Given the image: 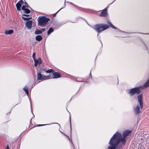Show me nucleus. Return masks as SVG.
I'll return each instance as SVG.
<instances>
[{
    "instance_id": "nucleus-28",
    "label": "nucleus",
    "mask_w": 149,
    "mask_h": 149,
    "mask_svg": "<svg viewBox=\"0 0 149 149\" xmlns=\"http://www.w3.org/2000/svg\"><path fill=\"white\" fill-rule=\"evenodd\" d=\"M46 125V124H44V125H38V126H43L45 125Z\"/></svg>"
},
{
    "instance_id": "nucleus-14",
    "label": "nucleus",
    "mask_w": 149,
    "mask_h": 149,
    "mask_svg": "<svg viewBox=\"0 0 149 149\" xmlns=\"http://www.w3.org/2000/svg\"><path fill=\"white\" fill-rule=\"evenodd\" d=\"M24 4H25V5H23L22 8V9L23 11L25 9L28 8L29 7L28 5L26 2H25Z\"/></svg>"
},
{
    "instance_id": "nucleus-3",
    "label": "nucleus",
    "mask_w": 149,
    "mask_h": 149,
    "mask_svg": "<svg viewBox=\"0 0 149 149\" xmlns=\"http://www.w3.org/2000/svg\"><path fill=\"white\" fill-rule=\"evenodd\" d=\"M137 98L139 104H138L137 106L134 108V112L136 114H138L141 113V110L143 107L142 95L141 94L138 95Z\"/></svg>"
},
{
    "instance_id": "nucleus-26",
    "label": "nucleus",
    "mask_w": 149,
    "mask_h": 149,
    "mask_svg": "<svg viewBox=\"0 0 149 149\" xmlns=\"http://www.w3.org/2000/svg\"><path fill=\"white\" fill-rule=\"evenodd\" d=\"M61 9H60L58 11H57L56 13H54L53 14L54 17H55L56 16V14Z\"/></svg>"
},
{
    "instance_id": "nucleus-19",
    "label": "nucleus",
    "mask_w": 149,
    "mask_h": 149,
    "mask_svg": "<svg viewBox=\"0 0 149 149\" xmlns=\"http://www.w3.org/2000/svg\"><path fill=\"white\" fill-rule=\"evenodd\" d=\"M23 90L25 91L27 95H28V93H29V91H28V88L27 87H26V86H25V87L23 89Z\"/></svg>"
},
{
    "instance_id": "nucleus-10",
    "label": "nucleus",
    "mask_w": 149,
    "mask_h": 149,
    "mask_svg": "<svg viewBox=\"0 0 149 149\" xmlns=\"http://www.w3.org/2000/svg\"><path fill=\"white\" fill-rule=\"evenodd\" d=\"M34 66L35 67H36L37 65H40L42 63V61L40 58H38L37 59H35L34 60Z\"/></svg>"
},
{
    "instance_id": "nucleus-23",
    "label": "nucleus",
    "mask_w": 149,
    "mask_h": 149,
    "mask_svg": "<svg viewBox=\"0 0 149 149\" xmlns=\"http://www.w3.org/2000/svg\"><path fill=\"white\" fill-rule=\"evenodd\" d=\"M76 81L78 82H82L83 81V79L81 78H78L76 79Z\"/></svg>"
},
{
    "instance_id": "nucleus-31",
    "label": "nucleus",
    "mask_w": 149,
    "mask_h": 149,
    "mask_svg": "<svg viewBox=\"0 0 149 149\" xmlns=\"http://www.w3.org/2000/svg\"><path fill=\"white\" fill-rule=\"evenodd\" d=\"M91 71H90V75H91Z\"/></svg>"
},
{
    "instance_id": "nucleus-15",
    "label": "nucleus",
    "mask_w": 149,
    "mask_h": 149,
    "mask_svg": "<svg viewBox=\"0 0 149 149\" xmlns=\"http://www.w3.org/2000/svg\"><path fill=\"white\" fill-rule=\"evenodd\" d=\"M13 31L12 30H7L5 31V33L6 34H10L13 33Z\"/></svg>"
},
{
    "instance_id": "nucleus-11",
    "label": "nucleus",
    "mask_w": 149,
    "mask_h": 149,
    "mask_svg": "<svg viewBox=\"0 0 149 149\" xmlns=\"http://www.w3.org/2000/svg\"><path fill=\"white\" fill-rule=\"evenodd\" d=\"M22 15L26 17H22V19L24 20H27L32 19L31 16L29 15L23 14Z\"/></svg>"
},
{
    "instance_id": "nucleus-9",
    "label": "nucleus",
    "mask_w": 149,
    "mask_h": 149,
    "mask_svg": "<svg viewBox=\"0 0 149 149\" xmlns=\"http://www.w3.org/2000/svg\"><path fill=\"white\" fill-rule=\"evenodd\" d=\"M24 3V1L22 0H20L16 4L17 10L18 11L21 10V7L22 5Z\"/></svg>"
},
{
    "instance_id": "nucleus-24",
    "label": "nucleus",
    "mask_w": 149,
    "mask_h": 149,
    "mask_svg": "<svg viewBox=\"0 0 149 149\" xmlns=\"http://www.w3.org/2000/svg\"><path fill=\"white\" fill-rule=\"evenodd\" d=\"M35 56H36V53L35 52L33 53V60H35V59H36L35 58Z\"/></svg>"
},
{
    "instance_id": "nucleus-17",
    "label": "nucleus",
    "mask_w": 149,
    "mask_h": 149,
    "mask_svg": "<svg viewBox=\"0 0 149 149\" xmlns=\"http://www.w3.org/2000/svg\"><path fill=\"white\" fill-rule=\"evenodd\" d=\"M42 31L41 30H39L38 29H36L35 31V33L36 34H41Z\"/></svg>"
},
{
    "instance_id": "nucleus-5",
    "label": "nucleus",
    "mask_w": 149,
    "mask_h": 149,
    "mask_svg": "<svg viewBox=\"0 0 149 149\" xmlns=\"http://www.w3.org/2000/svg\"><path fill=\"white\" fill-rule=\"evenodd\" d=\"M95 29L98 32H101L109 28V26L105 24H99L94 26Z\"/></svg>"
},
{
    "instance_id": "nucleus-4",
    "label": "nucleus",
    "mask_w": 149,
    "mask_h": 149,
    "mask_svg": "<svg viewBox=\"0 0 149 149\" xmlns=\"http://www.w3.org/2000/svg\"><path fill=\"white\" fill-rule=\"evenodd\" d=\"M50 20L49 18L45 16L39 17L38 18V25L40 26H45Z\"/></svg>"
},
{
    "instance_id": "nucleus-6",
    "label": "nucleus",
    "mask_w": 149,
    "mask_h": 149,
    "mask_svg": "<svg viewBox=\"0 0 149 149\" xmlns=\"http://www.w3.org/2000/svg\"><path fill=\"white\" fill-rule=\"evenodd\" d=\"M131 132V131L130 130H127L125 131L123 133V137L122 138V137L120 139V141H121L125 144L126 141V140L125 138L127 136H130V134Z\"/></svg>"
},
{
    "instance_id": "nucleus-18",
    "label": "nucleus",
    "mask_w": 149,
    "mask_h": 149,
    "mask_svg": "<svg viewBox=\"0 0 149 149\" xmlns=\"http://www.w3.org/2000/svg\"><path fill=\"white\" fill-rule=\"evenodd\" d=\"M54 31V30L52 28H50L47 31L48 35H49L51 33Z\"/></svg>"
},
{
    "instance_id": "nucleus-8",
    "label": "nucleus",
    "mask_w": 149,
    "mask_h": 149,
    "mask_svg": "<svg viewBox=\"0 0 149 149\" xmlns=\"http://www.w3.org/2000/svg\"><path fill=\"white\" fill-rule=\"evenodd\" d=\"M108 8V7H106L101 12L100 15V16L102 17H106L108 15V14L107 12Z\"/></svg>"
},
{
    "instance_id": "nucleus-21",
    "label": "nucleus",
    "mask_w": 149,
    "mask_h": 149,
    "mask_svg": "<svg viewBox=\"0 0 149 149\" xmlns=\"http://www.w3.org/2000/svg\"><path fill=\"white\" fill-rule=\"evenodd\" d=\"M108 23L110 25V26H111V27L114 29H116V27L115 26H114L112 24H111L110 22H108Z\"/></svg>"
},
{
    "instance_id": "nucleus-20",
    "label": "nucleus",
    "mask_w": 149,
    "mask_h": 149,
    "mask_svg": "<svg viewBox=\"0 0 149 149\" xmlns=\"http://www.w3.org/2000/svg\"><path fill=\"white\" fill-rule=\"evenodd\" d=\"M24 13H26V14H29V13L30 12V10H29L28 8H27V9H25V10H24Z\"/></svg>"
},
{
    "instance_id": "nucleus-29",
    "label": "nucleus",
    "mask_w": 149,
    "mask_h": 149,
    "mask_svg": "<svg viewBox=\"0 0 149 149\" xmlns=\"http://www.w3.org/2000/svg\"><path fill=\"white\" fill-rule=\"evenodd\" d=\"M45 29H42V31H43V32L44 31H45Z\"/></svg>"
},
{
    "instance_id": "nucleus-1",
    "label": "nucleus",
    "mask_w": 149,
    "mask_h": 149,
    "mask_svg": "<svg viewBox=\"0 0 149 149\" xmlns=\"http://www.w3.org/2000/svg\"><path fill=\"white\" fill-rule=\"evenodd\" d=\"M122 136L120 133L116 132L110 139L109 144L111 146H109L108 149H116V146L120 142V139Z\"/></svg>"
},
{
    "instance_id": "nucleus-30",
    "label": "nucleus",
    "mask_w": 149,
    "mask_h": 149,
    "mask_svg": "<svg viewBox=\"0 0 149 149\" xmlns=\"http://www.w3.org/2000/svg\"><path fill=\"white\" fill-rule=\"evenodd\" d=\"M6 149H10L8 145L7 146Z\"/></svg>"
},
{
    "instance_id": "nucleus-2",
    "label": "nucleus",
    "mask_w": 149,
    "mask_h": 149,
    "mask_svg": "<svg viewBox=\"0 0 149 149\" xmlns=\"http://www.w3.org/2000/svg\"><path fill=\"white\" fill-rule=\"evenodd\" d=\"M148 87H149V79L144 84L143 86L132 88L130 90L128 93L131 96L134 95L135 94L138 95L141 93V88L143 89Z\"/></svg>"
},
{
    "instance_id": "nucleus-16",
    "label": "nucleus",
    "mask_w": 149,
    "mask_h": 149,
    "mask_svg": "<svg viewBox=\"0 0 149 149\" xmlns=\"http://www.w3.org/2000/svg\"><path fill=\"white\" fill-rule=\"evenodd\" d=\"M42 39V36L40 35H38L36 36V39L37 41H40Z\"/></svg>"
},
{
    "instance_id": "nucleus-13",
    "label": "nucleus",
    "mask_w": 149,
    "mask_h": 149,
    "mask_svg": "<svg viewBox=\"0 0 149 149\" xmlns=\"http://www.w3.org/2000/svg\"><path fill=\"white\" fill-rule=\"evenodd\" d=\"M32 21V20H29L26 22V27L29 29H31V28Z\"/></svg>"
},
{
    "instance_id": "nucleus-7",
    "label": "nucleus",
    "mask_w": 149,
    "mask_h": 149,
    "mask_svg": "<svg viewBox=\"0 0 149 149\" xmlns=\"http://www.w3.org/2000/svg\"><path fill=\"white\" fill-rule=\"evenodd\" d=\"M51 76L48 75L46 76L45 75H42L40 72H38L37 73V80L42 81L47 79H51Z\"/></svg>"
},
{
    "instance_id": "nucleus-25",
    "label": "nucleus",
    "mask_w": 149,
    "mask_h": 149,
    "mask_svg": "<svg viewBox=\"0 0 149 149\" xmlns=\"http://www.w3.org/2000/svg\"><path fill=\"white\" fill-rule=\"evenodd\" d=\"M40 70L41 71H45L46 72V70H47V69L45 68H44L43 69H40Z\"/></svg>"
},
{
    "instance_id": "nucleus-22",
    "label": "nucleus",
    "mask_w": 149,
    "mask_h": 149,
    "mask_svg": "<svg viewBox=\"0 0 149 149\" xmlns=\"http://www.w3.org/2000/svg\"><path fill=\"white\" fill-rule=\"evenodd\" d=\"M54 72L53 70L52 69H50L46 71V72L47 73H50L51 72Z\"/></svg>"
},
{
    "instance_id": "nucleus-27",
    "label": "nucleus",
    "mask_w": 149,
    "mask_h": 149,
    "mask_svg": "<svg viewBox=\"0 0 149 149\" xmlns=\"http://www.w3.org/2000/svg\"><path fill=\"white\" fill-rule=\"evenodd\" d=\"M73 6H76V7H77V8L78 9H79V10H80V8H79V7H78V6H75V5L74 4H73Z\"/></svg>"
},
{
    "instance_id": "nucleus-12",
    "label": "nucleus",
    "mask_w": 149,
    "mask_h": 149,
    "mask_svg": "<svg viewBox=\"0 0 149 149\" xmlns=\"http://www.w3.org/2000/svg\"><path fill=\"white\" fill-rule=\"evenodd\" d=\"M53 77L51 76V78H57L61 77V74L57 72H54L53 73Z\"/></svg>"
}]
</instances>
